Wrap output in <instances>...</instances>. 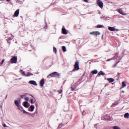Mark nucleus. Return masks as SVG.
Instances as JSON below:
<instances>
[{"mask_svg": "<svg viewBox=\"0 0 129 129\" xmlns=\"http://www.w3.org/2000/svg\"><path fill=\"white\" fill-rule=\"evenodd\" d=\"M79 62L78 61H76L74 64V69L72 71V72H74L75 71H78L79 70Z\"/></svg>", "mask_w": 129, "mask_h": 129, "instance_id": "1", "label": "nucleus"}, {"mask_svg": "<svg viewBox=\"0 0 129 129\" xmlns=\"http://www.w3.org/2000/svg\"><path fill=\"white\" fill-rule=\"evenodd\" d=\"M101 119L103 120H111V118L109 117V115L107 114H104L102 115Z\"/></svg>", "mask_w": 129, "mask_h": 129, "instance_id": "2", "label": "nucleus"}, {"mask_svg": "<svg viewBox=\"0 0 129 129\" xmlns=\"http://www.w3.org/2000/svg\"><path fill=\"white\" fill-rule=\"evenodd\" d=\"M59 76L60 75H59V74H58L57 72H54L53 73L50 74L47 76V78H49V77L53 78V77H56V76Z\"/></svg>", "mask_w": 129, "mask_h": 129, "instance_id": "3", "label": "nucleus"}, {"mask_svg": "<svg viewBox=\"0 0 129 129\" xmlns=\"http://www.w3.org/2000/svg\"><path fill=\"white\" fill-rule=\"evenodd\" d=\"M97 5H98V7H99V8L101 9L103 8V3L102 1L100 0H97Z\"/></svg>", "mask_w": 129, "mask_h": 129, "instance_id": "4", "label": "nucleus"}, {"mask_svg": "<svg viewBox=\"0 0 129 129\" xmlns=\"http://www.w3.org/2000/svg\"><path fill=\"white\" fill-rule=\"evenodd\" d=\"M10 61L12 63H16L18 61V57L17 56H14L10 59Z\"/></svg>", "mask_w": 129, "mask_h": 129, "instance_id": "5", "label": "nucleus"}, {"mask_svg": "<svg viewBox=\"0 0 129 129\" xmlns=\"http://www.w3.org/2000/svg\"><path fill=\"white\" fill-rule=\"evenodd\" d=\"M100 34L99 31H93L90 33V34L92 35V36H99Z\"/></svg>", "mask_w": 129, "mask_h": 129, "instance_id": "6", "label": "nucleus"}, {"mask_svg": "<svg viewBox=\"0 0 129 129\" xmlns=\"http://www.w3.org/2000/svg\"><path fill=\"white\" fill-rule=\"evenodd\" d=\"M44 84H45V79H42L40 81L39 85L41 87H43L44 86Z\"/></svg>", "mask_w": 129, "mask_h": 129, "instance_id": "7", "label": "nucleus"}, {"mask_svg": "<svg viewBox=\"0 0 129 129\" xmlns=\"http://www.w3.org/2000/svg\"><path fill=\"white\" fill-rule=\"evenodd\" d=\"M19 14H20V9H17L14 13V17H18Z\"/></svg>", "mask_w": 129, "mask_h": 129, "instance_id": "8", "label": "nucleus"}, {"mask_svg": "<svg viewBox=\"0 0 129 129\" xmlns=\"http://www.w3.org/2000/svg\"><path fill=\"white\" fill-rule=\"evenodd\" d=\"M23 106L28 108L30 106V103H28L27 101H25L23 102Z\"/></svg>", "mask_w": 129, "mask_h": 129, "instance_id": "9", "label": "nucleus"}, {"mask_svg": "<svg viewBox=\"0 0 129 129\" xmlns=\"http://www.w3.org/2000/svg\"><path fill=\"white\" fill-rule=\"evenodd\" d=\"M29 83H30V84H31L32 85H35V86H37L38 85L37 84V83L35 81H30L29 82Z\"/></svg>", "mask_w": 129, "mask_h": 129, "instance_id": "10", "label": "nucleus"}, {"mask_svg": "<svg viewBox=\"0 0 129 129\" xmlns=\"http://www.w3.org/2000/svg\"><path fill=\"white\" fill-rule=\"evenodd\" d=\"M15 104L18 107V108H21V107H20V102H19V101L16 100L15 101Z\"/></svg>", "mask_w": 129, "mask_h": 129, "instance_id": "11", "label": "nucleus"}, {"mask_svg": "<svg viewBox=\"0 0 129 129\" xmlns=\"http://www.w3.org/2000/svg\"><path fill=\"white\" fill-rule=\"evenodd\" d=\"M61 32L63 35H67V30H66V29L65 28H62L61 29Z\"/></svg>", "mask_w": 129, "mask_h": 129, "instance_id": "12", "label": "nucleus"}, {"mask_svg": "<svg viewBox=\"0 0 129 129\" xmlns=\"http://www.w3.org/2000/svg\"><path fill=\"white\" fill-rule=\"evenodd\" d=\"M108 29L109 31H111V32L113 31H115V26L112 27H108Z\"/></svg>", "mask_w": 129, "mask_h": 129, "instance_id": "13", "label": "nucleus"}, {"mask_svg": "<svg viewBox=\"0 0 129 129\" xmlns=\"http://www.w3.org/2000/svg\"><path fill=\"white\" fill-rule=\"evenodd\" d=\"M35 109V106L32 105L30 106V108H29V111H34V109Z\"/></svg>", "mask_w": 129, "mask_h": 129, "instance_id": "14", "label": "nucleus"}, {"mask_svg": "<svg viewBox=\"0 0 129 129\" xmlns=\"http://www.w3.org/2000/svg\"><path fill=\"white\" fill-rule=\"evenodd\" d=\"M107 80L109 82H110V83H111L114 82V79H113V78H108V79H107Z\"/></svg>", "mask_w": 129, "mask_h": 129, "instance_id": "15", "label": "nucleus"}, {"mask_svg": "<svg viewBox=\"0 0 129 129\" xmlns=\"http://www.w3.org/2000/svg\"><path fill=\"white\" fill-rule=\"evenodd\" d=\"M118 12L119 14H120L121 15H123V16H124V15H125V14L124 13H123V12L122 11V10H121V9H119L118 10Z\"/></svg>", "mask_w": 129, "mask_h": 129, "instance_id": "16", "label": "nucleus"}, {"mask_svg": "<svg viewBox=\"0 0 129 129\" xmlns=\"http://www.w3.org/2000/svg\"><path fill=\"white\" fill-rule=\"evenodd\" d=\"M124 118H129V113H126L124 115Z\"/></svg>", "mask_w": 129, "mask_h": 129, "instance_id": "17", "label": "nucleus"}, {"mask_svg": "<svg viewBox=\"0 0 129 129\" xmlns=\"http://www.w3.org/2000/svg\"><path fill=\"white\" fill-rule=\"evenodd\" d=\"M19 109L20 110L23 111L24 113H27V112L26 111H25V110H24V109L23 108V107H21L20 108H19Z\"/></svg>", "mask_w": 129, "mask_h": 129, "instance_id": "18", "label": "nucleus"}, {"mask_svg": "<svg viewBox=\"0 0 129 129\" xmlns=\"http://www.w3.org/2000/svg\"><path fill=\"white\" fill-rule=\"evenodd\" d=\"M61 48L63 52H66V51H67V50L66 49V47L65 46H62Z\"/></svg>", "mask_w": 129, "mask_h": 129, "instance_id": "19", "label": "nucleus"}, {"mask_svg": "<svg viewBox=\"0 0 129 129\" xmlns=\"http://www.w3.org/2000/svg\"><path fill=\"white\" fill-rule=\"evenodd\" d=\"M105 74H104V73H103V72L102 71H100L98 73V75H102L103 76L105 75Z\"/></svg>", "mask_w": 129, "mask_h": 129, "instance_id": "20", "label": "nucleus"}, {"mask_svg": "<svg viewBox=\"0 0 129 129\" xmlns=\"http://www.w3.org/2000/svg\"><path fill=\"white\" fill-rule=\"evenodd\" d=\"M98 73V72L96 70L92 71V74H97Z\"/></svg>", "mask_w": 129, "mask_h": 129, "instance_id": "21", "label": "nucleus"}, {"mask_svg": "<svg viewBox=\"0 0 129 129\" xmlns=\"http://www.w3.org/2000/svg\"><path fill=\"white\" fill-rule=\"evenodd\" d=\"M97 28H104V26L102 25H97Z\"/></svg>", "mask_w": 129, "mask_h": 129, "instance_id": "22", "label": "nucleus"}, {"mask_svg": "<svg viewBox=\"0 0 129 129\" xmlns=\"http://www.w3.org/2000/svg\"><path fill=\"white\" fill-rule=\"evenodd\" d=\"M53 51L54 53H55V54H56V53H57V49L56 48V47H53Z\"/></svg>", "mask_w": 129, "mask_h": 129, "instance_id": "23", "label": "nucleus"}, {"mask_svg": "<svg viewBox=\"0 0 129 129\" xmlns=\"http://www.w3.org/2000/svg\"><path fill=\"white\" fill-rule=\"evenodd\" d=\"M113 129H121L120 127L118 126H113Z\"/></svg>", "mask_w": 129, "mask_h": 129, "instance_id": "24", "label": "nucleus"}, {"mask_svg": "<svg viewBox=\"0 0 129 129\" xmlns=\"http://www.w3.org/2000/svg\"><path fill=\"white\" fill-rule=\"evenodd\" d=\"M117 58V54H115V56L112 58V60H115Z\"/></svg>", "mask_w": 129, "mask_h": 129, "instance_id": "25", "label": "nucleus"}, {"mask_svg": "<svg viewBox=\"0 0 129 129\" xmlns=\"http://www.w3.org/2000/svg\"><path fill=\"white\" fill-rule=\"evenodd\" d=\"M126 85H125V83L124 82H122V87H125Z\"/></svg>", "mask_w": 129, "mask_h": 129, "instance_id": "26", "label": "nucleus"}, {"mask_svg": "<svg viewBox=\"0 0 129 129\" xmlns=\"http://www.w3.org/2000/svg\"><path fill=\"white\" fill-rule=\"evenodd\" d=\"M57 92H58L59 94H61V93H62V92H63V90L61 89L60 90H58Z\"/></svg>", "mask_w": 129, "mask_h": 129, "instance_id": "27", "label": "nucleus"}, {"mask_svg": "<svg viewBox=\"0 0 129 129\" xmlns=\"http://www.w3.org/2000/svg\"><path fill=\"white\" fill-rule=\"evenodd\" d=\"M115 105H117V103H114L112 105V107H114V106H115Z\"/></svg>", "mask_w": 129, "mask_h": 129, "instance_id": "28", "label": "nucleus"}, {"mask_svg": "<svg viewBox=\"0 0 129 129\" xmlns=\"http://www.w3.org/2000/svg\"><path fill=\"white\" fill-rule=\"evenodd\" d=\"M31 103L32 104L35 103V101H34V100H33V99H31Z\"/></svg>", "mask_w": 129, "mask_h": 129, "instance_id": "29", "label": "nucleus"}, {"mask_svg": "<svg viewBox=\"0 0 129 129\" xmlns=\"http://www.w3.org/2000/svg\"><path fill=\"white\" fill-rule=\"evenodd\" d=\"M24 99L26 101H29V97H25Z\"/></svg>", "mask_w": 129, "mask_h": 129, "instance_id": "30", "label": "nucleus"}, {"mask_svg": "<svg viewBox=\"0 0 129 129\" xmlns=\"http://www.w3.org/2000/svg\"><path fill=\"white\" fill-rule=\"evenodd\" d=\"M5 62V59H3L2 61V62H0V66L1 65H3V64H4V62Z\"/></svg>", "mask_w": 129, "mask_h": 129, "instance_id": "31", "label": "nucleus"}, {"mask_svg": "<svg viewBox=\"0 0 129 129\" xmlns=\"http://www.w3.org/2000/svg\"><path fill=\"white\" fill-rule=\"evenodd\" d=\"M111 60H113V59H112V58L107 59V60H106V61H107V62H108V61H111Z\"/></svg>", "mask_w": 129, "mask_h": 129, "instance_id": "32", "label": "nucleus"}, {"mask_svg": "<svg viewBox=\"0 0 129 129\" xmlns=\"http://www.w3.org/2000/svg\"><path fill=\"white\" fill-rule=\"evenodd\" d=\"M22 74V75H24V76H26V74H25V72H23Z\"/></svg>", "mask_w": 129, "mask_h": 129, "instance_id": "33", "label": "nucleus"}, {"mask_svg": "<svg viewBox=\"0 0 129 129\" xmlns=\"http://www.w3.org/2000/svg\"><path fill=\"white\" fill-rule=\"evenodd\" d=\"M25 96H26V95H21V96H20V97H21V98H24V97H25Z\"/></svg>", "mask_w": 129, "mask_h": 129, "instance_id": "34", "label": "nucleus"}, {"mask_svg": "<svg viewBox=\"0 0 129 129\" xmlns=\"http://www.w3.org/2000/svg\"><path fill=\"white\" fill-rule=\"evenodd\" d=\"M61 126H62V123L59 124L58 127L60 128L61 127Z\"/></svg>", "mask_w": 129, "mask_h": 129, "instance_id": "35", "label": "nucleus"}, {"mask_svg": "<svg viewBox=\"0 0 129 129\" xmlns=\"http://www.w3.org/2000/svg\"><path fill=\"white\" fill-rule=\"evenodd\" d=\"M85 3H88V0H83Z\"/></svg>", "mask_w": 129, "mask_h": 129, "instance_id": "36", "label": "nucleus"}, {"mask_svg": "<svg viewBox=\"0 0 129 129\" xmlns=\"http://www.w3.org/2000/svg\"><path fill=\"white\" fill-rule=\"evenodd\" d=\"M25 76H30V73H28L27 75H25Z\"/></svg>", "mask_w": 129, "mask_h": 129, "instance_id": "37", "label": "nucleus"}, {"mask_svg": "<svg viewBox=\"0 0 129 129\" xmlns=\"http://www.w3.org/2000/svg\"><path fill=\"white\" fill-rule=\"evenodd\" d=\"M3 126H4V127H7V125H6V124H3Z\"/></svg>", "mask_w": 129, "mask_h": 129, "instance_id": "38", "label": "nucleus"}, {"mask_svg": "<svg viewBox=\"0 0 129 129\" xmlns=\"http://www.w3.org/2000/svg\"><path fill=\"white\" fill-rule=\"evenodd\" d=\"M71 90H72V91H74V90H75V89H73V88L71 87Z\"/></svg>", "mask_w": 129, "mask_h": 129, "instance_id": "39", "label": "nucleus"}, {"mask_svg": "<svg viewBox=\"0 0 129 129\" xmlns=\"http://www.w3.org/2000/svg\"><path fill=\"white\" fill-rule=\"evenodd\" d=\"M122 92H123V93H124V91H122Z\"/></svg>", "mask_w": 129, "mask_h": 129, "instance_id": "40", "label": "nucleus"}, {"mask_svg": "<svg viewBox=\"0 0 129 129\" xmlns=\"http://www.w3.org/2000/svg\"><path fill=\"white\" fill-rule=\"evenodd\" d=\"M7 2H10V0H6Z\"/></svg>", "mask_w": 129, "mask_h": 129, "instance_id": "41", "label": "nucleus"}, {"mask_svg": "<svg viewBox=\"0 0 129 129\" xmlns=\"http://www.w3.org/2000/svg\"><path fill=\"white\" fill-rule=\"evenodd\" d=\"M116 66V64H115V65L114 66V67H115Z\"/></svg>", "mask_w": 129, "mask_h": 129, "instance_id": "42", "label": "nucleus"}]
</instances>
